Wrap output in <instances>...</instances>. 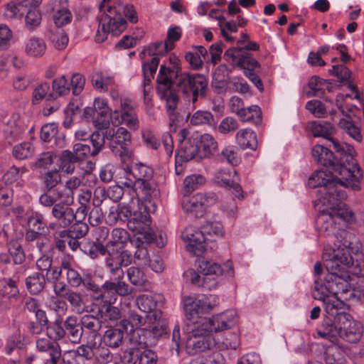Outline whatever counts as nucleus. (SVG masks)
<instances>
[{
	"label": "nucleus",
	"instance_id": "f257e3e1",
	"mask_svg": "<svg viewBox=\"0 0 364 364\" xmlns=\"http://www.w3.org/2000/svg\"><path fill=\"white\" fill-rule=\"evenodd\" d=\"M350 275L346 274L338 277L332 273L324 281L317 280L313 290V297L323 301L326 314L321 324L327 320L336 325L341 315H348L346 304L343 299H347L346 295L350 291Z\"/></svg>",
	"mask_w": 364,
	"mask_h": 364
},
{
	"label": "nucleus",
	"instance_id": "f03ea898",
	"mask_svg": "<svg viewBox=\"0 0 364 364\" xmlns=\"http://www.w3.org/2000/svg\"><path fill=\"white\" fill-rule=\"evenodd\" d=\"M353 151V149L347 145L343 153L336 151L337 155L335 156L331 151L318 144L312 149V156L318 164L338 173L341 180H346V185L355 190L359 188L363 174Z\"/></svg>",
	"mask_w": 364,
	"mask_h": 364
},
{
	"label": "nucleus",
	"instance_id": "7ed1b4c3",
	"mask_svg": "<svg viewBox=\"0 0 364 364\" xmlns=\"http://www.w3.org/2000/svg\"><path fill=\"white\" fill-rule=\"evenodd\" d=\"M101 14L98 16V28L95 37V41H105L109 34L118 36L127 28V21L120 11L123 10L124 16L132 23L138 21L136 11L133 5L121 6L120 0H102L99 5Z\"/></svg>",
	"mask_w": 364,
	"mask_h": 364
},
{
	"label": "nucleus",
	"instance_id": "20e7f679",
	"mask_svg": "<svg viewBox=\"0 0 364 364\" xmlns=\"http://www.w3.org/2000/svg\"><path fill=\"white\" fill-rule=\"evenodd\" d=\"M323 259L325 260L326 273L323 272V267L321 262H317L314 264V287L317 280L324 281L326 277L332 273L341 277L344 273L358 277L364 276V264H355L353 259L350 253L345 252L343 248L341 251L333 250L332 253H328L327 250L323 254Z\"/></svg>",
	"mask_w": 364,
	"mask_h": 364
},
{
	"label": "nucleus",
	"instance_id": "39448f33",
	"mask_svg": "<svg viewBox=\"0 0 364 364\" xmlns=\"http://www.w3.org/2000/svg\"><path fill=\"white\" fill-rule=\"evenodd\" d=\"M122 174L127 180L124 185L133 187L136 196L152 205V200L159 195L154 169L141 162L132 163L123 168Z\"/></svg>",
	"mask_w": 364,
	"mask_h": 364
},
{
	"label": "nucleus",
	"instance_id": "423d86ee",
	"mask_svg": "<svg viewBox=\"0 0 364 364\" xmlns=\"http://www.w3.org/2000/svg\"><path fill=\"white\" fill-rule=\"evenodd\" d=\"M338 323L333 326L329 320L321 324L313 334L314 338H321L334 342L338 337L349 343L358 342L363 334L362 325L350 315H341Z\"/></svg>",
	"mask_w": 364,
	"mask_h": 364
},
{
	"label": "nucleus",
	"instance_id": "0eeeda50",
	"mask_svg": "<svg viewBox=\"0 0 364 364\" xmlns=\"http://www.w3.org/2000/svg\"><path fill=\"white\" fill-rule=\"evenodd\" d=\"M118 210L120 220L128 221V227L133 231L141 232L151 224L149 213L155 210V205L149 204L144 199L136 195L127 204H119Z\"/></svg>",
	"mask_w": 364,
	"mask_h": 364
},
{
	"label": "nucleus",
	"instance_id": "6e6552de",
	"mask_svg": "<svg viewBox=\"0 0 364 364\" xmlns=\"http://www.w3.org/2000/svg\"><path fill=\"white\" fill-rule=\"evenodd\" d=\"M336 174L337 178H335L329 171L318 170L309 178L308 186L310 188H320L318 193L321 196L318 198V204H328L334 198H346L347 195L342 187L351 186H347V181L341 180V176Z\"/></svg>",
	"mask_w": 364,
	"mask_h": 364
},
{
	"label": "nucleus",
	"instance_id": "1a4fd4ad",
	"mask_svg": "<svg viewBox=\"0 0 364 364\" xmlns=\"http://www.w3.org/2000/svg\"><path fill=\"white\" fill-rule=\"evenodd\" d=\"M316 225L321 234L324 235H334V246L336 251H341L343 248L345 252H355L358 251V246L354 245L355 237L353 234L344 229L338 228L336 219L330 213L320 215L316 221Z\"/></svg>",
	"mask_w": 364,
	"mask_h": 364
},
{
	"label": "nucleus",
	"instance_id": "9d476101",
	"mask_svg": "<svg viewBox=\"0 0 364 364\" xmlns=\"http://www.w3.org/2000/svg\"><path fill=\"white\" fill-rule=\"evenodd\" d=\"M176 75V77L173 79L174 85L189 102H192L193 107L196 108L195 104L198 100L199 97L205 95V90L208 87L206 78L203 75H191L186 72Z\"/></svg>",
	"mask_w": 364,
	"mask_h": 364
},
{
	"label": "nucleus",
	"instance_id": "9b49d317",
	"mask_svg": "<svg viewBox=\"0 0 364 364\" xmlns=\"http://www.w3.org/2000/svg\"><path fill=\"white\" fill-rule=\"evenodd\" d=\"M197 314L192 319L189 315H186L187 320L195 326L192 328V333L198 332L203 333H210L230 328L234 324V314L230 312V316L223 314L220 316L207 318Z\"/></svg>",
	"mask_w": 364,
	"mask_h": 364
},
{
	"label": "nucleus",
	"instance_id": "f8f14e48",
	"mask_svg": "<svg viewBox=\"0 0 364 364\" xmlns=\"http://www.w3.org/2000/svg\"><path fill=\"white\" fill-rule=\"evenodd\" d=\"M259 48V46L256 42L250 41L242 48H230L225 52L223 58L233 68L253 69L259 65V63L249 51L257 50Z\"/></svg>",
	"mask_w": 364,
	"mask_h": 364
},
{
	"label": "nucleus",
	"instance_id": "ddd939ff",
	"mask_svg": "<svg viewBox=\"0 0 364 364\" xmlns=\"http://www.w3.org/2000/svg\"><path fill=\"white\" fill-rule=\"evenodd\" d=\"M105 137L111 152L124 160L131 154L129 148L132 141L130 132L123 127L110 128L105 130Z\"/></svg>",
	"mask_w": 364,
	"mask_h": 364
},
{
	"label": "nucleus",
	"instance_id": "4468645a",
	"mask_svg": "<svg viewBox=\"0 0 364 364\" xmlns=\"http://www.w3.org/2000/svg\"><path fill=\"white\" fill-rule=\"evenodd\" d=\"M109 111L107 100L98 97L95 100L93 107L85 108L83 115L86 119H92L95 127L98 129H105L109 125Z\"/></svg>",
	"mask_w": 364,
	"mask_h": 364
},
{
	"label": "nucleus",
	"instance_id": "2eb2a0df",
	"mask_svg": "<svg viewBox=\"0 0 364 364\" xmlns=\"http://www.w3.org/2000/svg\"><path fill=\"white\" fill-rule=\"evenodd\" d=\"M217 339L211 333H192L187 338L186 349L189 355L211 351L218 348Z\"/></svg>",
	"mask_w": 364,
	"mask_h": 364
},
{
	"label": "nucleus",
	"instance_id": "dca6fc26",
	"mask_svg": "<svg viewBox=\"0 0 364 364\" xmlns=\"http://www.w3.org/2000/svg\"><path fill=\"white\" fill-rule=\"evenodd\" d=\"M188 131L181 129L178 133L180 145L176 153V163L188 161L200 154L199 140L196 138L187 137Z\"/></svg>",
	"mask_w": 364,
	"mask_h": 364
},
{
	"label": "nucleus",
	"instance_id": "f3484780",
	"mask_svg": "<svg viewBox=\"0 0 364 364\" xmlns=\"http://www.w3.org/2000/svg\"><path fill=\"white\" fill-rule=\"evenodd\" d=\"M198 271L203 274L205 277H213L215 281L221 277H232L234 276V269L231 262H228L221 266L218 263L208 260L204 258L199 259L198 261Z\"/></svg>",
	"mask_w": 364,
	"mask_h": 364
},
{
	"label": "nucleus",
	"instance_id": "a211bd4d",
	"mask_svg": "<svg viewBox=\"0 0 364 364\" xmlns=\"http://www.w3.org/2000/svg\"><path fill=\"white\" fill-rule=\"evenodd\" d=\"M218 304L219 298L218 296L215 294L203 295L200 298L185 304L186 315H189L193 319V315L208 312Z\"/></svg>",
	"mask_w": 364,
	"mask_h": 364
},
{
	"label": "nucleus",
	"instance_id": "6ab92c4d",
	"mask_svg": "<svg viewBox=\"0 0 364 364\" xmlns=\"http://www.w3.org/2000/svg\"><path fill=\"white\" fill-rule=\"evenodd\" d=\"M311 131L315 137H323L329 140L333 149L336 151H341L343 153L346 144H341L338 140L333 137V134L336 132L335 127L329 122L325 121H316L312 122L311 125Z\"/></svg>",
	"mask_w": 364,
	"mask_h": 364
},
{
	"label": "nucleus",
	"instance_id": "aec40b11",
	"mask_svg": "<svg viewBox=\"0 0 364 364\" xmlns=\"http://www.w3.org/2000/svg\"><path fill=\"white\" fill-rule=\"evenodd\" d=\"M183 238L187 242V250L196 256L200 255L205 251L206 241L213 240L205 235L203 229H187L183 234Z\"/></svg>",
	"mask_w": 364,
	"mask_h": 364
},
{
	"label": "nucleus",
	"instance_id": "412c9836",
	"mask_svg": "<svg viewBox=\"0 0 364 364\" xmlns=\"http://www.w3.org/2000/svg\"><path fill=\"white\" fill-rule=\"evenodd\" d=\"M136 304L140 311L147 314L149 323H155L162 318L156 295L140 294L136 298Z\"/></svg>",
	"mask_w": 364,
	"mask_h": 364
},
{
	"label": "nucleus",
	"instance_id": "4be33fe9",
	"mask_svg": "<svg viewBox=\"0 0 364 364\" xmlns=\"http://www.w3.org/2000/svg\"><path fill=\"white\" fill-rule=\"evenodd\" d=\"M135 104L129 99L120 100L121 116L116 119V125L125 124L129 129L137 130L139 120L135 111Z\"/></svg>",
	"mask_w": 364,
	"mask_h": 364
},
{
	"label": "nucleus",
	"instance_id": "5701e85b",
	"mask_svg": "<svg viewBox=\"0 0 364 364\" xmlns=\"http://www.w3.org/2000/svg\"><path fill=\"white\" fill-rule=\"evenodd\" d=\"M70 205L61 201L52 208L51 215L58 222L60 228L69 227L76 219V214Z\"/></svg>",
	"mask_w": 364,
	"mask_h": 364
},
{
	"label": "nucleus",
	"instance_id": "b1692460",
	"mask_svg": "<svg viewBox=\"0 0 364 364\" xmlns=\"http://www.w3.org/2000/svg\"><path fill=\"white\" fill-rule=\"evenodd\" d=\"M346 198H334L328 204H321L323 206L328 207L329 213L336 220L340 219L344 222L350 223L354 221L355 216L353 211L343 202Z\"/></svg>",
	"mask_w": 364,
	"mask_h": 364
},
{
	"label": "nucleus",
	"instance_id": "393cba45",
	"mask_svg": "<svg viewBox=\"0 0 364 364\" xmlns=\"http://www.w3.org/2000/svg\"><path fill=\"white\" fill-rule=\"evenodd\" d=\"M27 128L26 119L20 117L18 114H14L6 124L4 133L6 138L11 142L19 139Z\"/></svg>",
	"mask_w": 364,
	"mask_h": 364
},
{
	"label": "nucleus",
	"instance_id": "a878e982",
	"mask_svg": "<svg viewBox=\"0 0 364 364\" xmlns=\"http://www.w3.org/2000/svg\"><path fill=\"white\" fill-rule=\"evenodd\" d=\"M36 267L41 272H46V279H57L61 277V269L58 266H53V254L48 251L41 254V256L36 260Z\"/></svg>",
	"mask_w": 364,
	"mask_h": 364
},
{
	"label": "nucleus",
	"instance_id": "bb28decb",
	"mask_svg": "<svg viewBox=\"0 0 364 364\" xmlns=\"http://www.w3.org/2000/svg\"><path fill=\"white\" fill-rule=\"evenodd\" d=\"M53 18L56 26L60 27L69 23L72 15L67 7V1L53 0Z\"/></svg>",
	"mask_w": 364,
	"mask_h": 364
},
{
	"label": "nucleus",
	"instance_id": "cd10ccee",
	"mask_svg": "<svg viewBox=\"0 0 364 364\" xmlns=\"http://www.w3.org/2000/svg\"><path fill=\"white\" fill-rule=\"evenodd\" d=\"M65 336H68L71 343L78 344L81 341L83 335V327L75 316H70L63 322Z\"/></svg>",
	"mask_w": 364,
	"mask_h": 364
},
{
	"label": "nucleus",
	"instance_id": "c85d7f7f",
	"mask_svg": "<svg viewBox=\"0 0 364 364\" xmlns=\"http://www.w3.org/2000/svg\"><path fill=\"white\" fill-rule=\"evenodd\" d=\"M59 200L64 201L68 205H71L72 197L70 195L64 193L63 189L58 188L42 194L39 198L40 203L45 207H53Z\"/></svg>",
	"mask_w": 364,
	"mask_h": 364
},
{
	"label": "nucleus",
	"instance_id": "c756f323",
	"mask_svg": "<svg viewBox=\"0 0 364 364\" xmlns=\"http://www.w3.org/2000/svg\"><path fill=\"white\" fill-rule=\"evenodd\" d=\"M42 0H23L18 3L8 4L4 16L8 18H19L23 16L29 5H40Z\"/></svg>",
	"mask_w": 364,
	"mask_h": 364
},
{
	"label": "nucleus",
	"instance_id": "7c9ffc66",
	"mask_svg": "<svg viewBox=\"0 0 364 364\" xmlns=\"http://www.w3.org/2000/svg\"><path fill=\"white\" fill-rule=\"evenodd\" d=\"M125 331L119 328H110L106 330L102 337V341L106 347L117 348L123 343Z\"/></svg>",
	"mask_w": 364,
	"mask_h": 364
},
{
	"label": "nucleus",
	"instance_id": "2f4dec72",
	"mask_svg": "<svg viewBox=\"0 0 364 364\" xmlns=\"http://www.w3.org/2000/svg\"><path fill=\"white\" fill-rule=\"evenodd\" d=\"M164 68H160L157 76V92L161 99L167 97L168 95L176 93L172 89L173 77L164 74Z\"/></svg>",
	"mask_w": 364,
	"mask_h": 364
},
{
	"label": "nucleus",
	"instance_id": "473e14b6",
	"mask_svg": "<svg viewBox=\"0 0 364 364\" xmlns=\"http://www.w3.org/2000/svg\"><path fill=\"white\" fill-rule=\"evenodd\" d=\"M237 144L242 149L256 150L257 147V135L251 129L246 128L238 131L235 135Z\"/></svg>",
	"mask_w": 364,
	"mask_h": 364
},
{
	"label": "nucleus",
	"instance_id": "72a5a7b5",
	"mask_svg": "<svg viewBox=\"0 0 364 364\" xmlns=\"http://www.w3.org/2000/svg\"><path fill=\"white\" fill-rule=\"evenodd\" d=\"M127 274L128 279L133 285L140 287L145 291L151 288V284L147 280L146 275L139 267H130L127 270Z\"/></svg>",
	"mask_w": 364,
	"mask_h": 364
},
{
	"label": "nucleus",
	"instance_id": "f704fd0d",
	"mask_svg": "<svg viewBox=\"0 0 364 364\" xmlns=\"http://www.w3.org/2000/svg\"><path fill=\"white\" fill-rule=\"evenodd\" d=\"M70 92V83L64 75L53 80L52 92L48 95V101L55 100L59 97L66 95Z\"/></svg>",
	"mask_w": 364,
	"mask_h": 364
},
{
	"label": "nucleus",
	"instance_id": "c9c22d12",
	"mask_svg": "<svg viewBox=\"0 0 364 364\" xmlns=\"http://www.w3.org/2000/svg\"><path fill=\"white\" fill-rule=\"evenodd\" d=\"M46 277L40 272H34L26 279V286L31 294L41 293L46 287Z\"/></svg>",
	"mask_w": 364,
	"mask_h": 364
},
{
	"label": "nucleus",
	"instance_id": "e433bc0d",
	"mask_svg": "<svg viewBox=\"0 0 364 364\" xmlns=\"http://www.w3.org/2000/svg\"><path fill=\"white\" fill-rule=\"evenodd\" d=\"M46 50V43L40 38H31L25 45V52L31 57H41L45 53Z\"/></svg>",
	"mask_w": 364,
	"mask_h": 364
},
{
	"label": "nucleus",
	"instance_id": "4c0bfd02",
	"mask_svg": "<svg viewBox=\"0 0 364 364\" xmlns=\"http://www.w3.org/2000/svg\"><path fill=\"white\" fill-rule=\"evenodd\" d=\"M79 162L71 153V151L66 149L61 152L59 156V168L67 173L72 174L76 168V163Z\"/></svg>",
	"mask_w": 364,
	"mask_h": 364
},
{
	"label": "nucleus",
	"instance_id": "58836bf2",
	"mask_svg": "<svg viewBox=\"0 0 364 364\" xmlns=\"http://www.w3.org/2000/svg\"><path fill=\"white\" fill-rule=\"evenodd\" d=\"M241 121L252 123L255 125L262 122V112L257 105H252L245 107L237 115Z\"/></svg>",
	"mask_w": 364,
	"mask_h": 364
},
{
	"label": "nucleus",
	"instance_id": "ea45409f",
	"mask_svg": "<svg viewBox=\"0 0 364 364\" xmlns=\"http://www.w3.org/2000/svg\"><path fill=\"white\" fill-rule=\"evenodd\" d=\"M102 289L106 291V294L114 292L119 296H126L132 293V288L124 281H118L117 282L106 281Z\"/></svg>",
	"mask_w": 364,
	"mask_h": 364
},
{
	"label": "nucleus",
	"instance_id": "a19ab883",
	"mask_svg": "<svg viewBox=\"0 0 364 364\" xmlns=\"http://www.w3.org/2000/svg\"><path fill=\"white\" fill-rule=\"evenodd\" d=\"M181 205L186 213H193L196 217H200L203 215L201 204L199 203L197 194L191 198L188 196L183 195Z\"/></svg>",
	"mask_w": 364,
	"mask_h": 364
},
{
	"label": "nucleus",
	"instance_id": "79ce46f5",
	"mask_svg": "<svg viewBox=\"0 0 364 364\" xmlns=\"http://www.w3.org/2000/svg\"><path fill=\"white\" fill-rule=\"evenodd\" d=\"M27 225L28 228L46 233L47 224L45 221V217L43 214L31 211L27 213Z\"/></svg>",
	"mask_w": 364,
	"mask_h": 364
},
{
	"label": "nucleus",
	"instance_id": "37998d69",
	"mask_svg": "<svg viewBox=\"0 0 364 364\" xmlns=\"http://www.w3.org/2000/svg\"><path fill=\"white\" fill-rule=\"evenodd\" d=\"M205 183V178L202 175L193 174L186 177L183 181L182 193L184 196H188Z\"/></svg>",
	"mask_w": 364,
	"mask_h": 364
},
{
	"label": "nucleus",
	"instance_id": "c03bdc74",
	"mask_svg": "<svg viewBox=\"0 0 364 364\" xmlns=\"http://www.w3.org/2000/svg\"><path fill=\"white\" fill-rule=\"evenodd\" d=\"M100 316H102V313L99 308L95 315H84L80 320L81 326L83 327V329L86 328L95 333L97 332L102 327Z\"/></svg>",
	"mask_w": 364,
	"mask_h": 364
},
{
	"label": "nucleus",
	"instance_id": "a18cd8bd",
	"mask_svg": "<svg viewBox=\"0 0 364 364\" xmlns=\"http://www.w3.org/2000/svg\"><path fill=\"white\" fill-rule=\"evenodd\" d=\"M200 143L202 150H200V157H206L213 154L218 149V142L214 137L209 134L201 136Z\"/></svg>",
	"mask_w": 364,
	"mask_h": 364
},
{
	"label": "nucleus",
	"instance_id": "49530a36",
	"mask_svg": "<svg viewBox=\"0 0 364 364\" xmlns=\"http://www.w3.org/2000/svg\"><path fill=\"white\" fill-rule=\"evenodd\" d=\"M39 5H29L26 11L25 23L28 29H33L38 26L41 22L42 16L38 7Z\"/></svg>",
	"mask_w": 364,
	"mask_h": 364
},
{
	"label": "nucleus",
	"instance_id": "de8ad7c7",
	"mask_svg": "<svg viewBox=\"0 0 364 364\" xmlns=\"http://www.w3.org/2000/svg\"><path fill=\"white\" fill-rule=\"evenodd\" d=\"M186 277H190L191 282L193 284L198 287H204L206 289H215L218 285V281L214 279L211 282L209 277H201L193 269H189L186 272Z\"/></svg>",
	"mask_w": 364,
	"mask_h": 364
},
{
	"label": "nucleus",
	"instance_id": "09e8293b",
	"mask_svg": "<svg viewBox=\"0 0 364 364\" xmlns=\"http://www.w3.org/2000/svg\"><path fill=\"white\" fill-rule=\"evenodd\" d=\"M17 278L4 279L0 280V295L11 298L17 296L19 293L16 285Z\"/></svg>",
	"mask_w": 364,
	"mask_h": 364
},
{
	"label": "nucleus",
	"instance_id": "8fccbe9b",
	"mask_svg": "<svg viewBox=\"0 0 364 364\" xmlns=\"http://www.w3.org/2000/svg\"><path fill=\"white\" fill-rule=\"evenodd\" d=\"M339 127L356 141H361L363 136L360 129L348 119L342 118L338 121Z\"/></svg>",
	"mask_w": 364,
	"mask_h": 364
},
{
	"label": "nucleus",
	"instance_id": "3c124183",
	"mask_svg": "<svg viewBox=\"0 0 364 364\" xmlns=\"http://www.w3.org/2000/svg\"><path fill=\"white\" fill-rule=\"evenodd\" d=\"M76 222L71 226L69 230H62L60 232V236L65 237V235H73L75 237L82 238L87 235L89 230L88 225L83 220H75Z\"/></svg>",
	"mask_w": 364,
	"mask_h": 364
},
{
	"label": "nucleus",
	"instance_id": "603ef678",
	"mask_svg": "<svg viewBox=\"0 0 364 364\" xmlns=\"http://www.w3.org/2000/svg\"><path fill=\"white\" fill-rule=\"evenodd\" d=\"M130 242L136 248L134 256V263L139 266H146L149 261V257L148 250L144 246V243L139 240L136 241L130 240Z\"/></svg>",
	"mask_w": 364,
	"mask_h": 364
},
{
	"label": "nucleus",
	"instance_id": "864d4df0",
	"mask_svg": "<svg viewBox=\"0 0 364 364\" xmlns=\"http://www.w3.org/2000/svg\"><path fill=\"white\" fill-rule=\"evenodd\" d=\"M191 124L193 126L215 125L214 117L210 112L198 110L191 117Z\"/></svg>",
	"mask_w": 364,
	"mask_h": 364
},
{
	"label": "nucleus",
	"instance_id": "5fc2aeb1",
	"mask_svg": "<svg viewBox=\"0 0 364 364\" xmlns=\"http://www.w3.org/2000/svg\"><path fill=\"white\" fill-rule=\"evenodd\" d=\"M222 350L215 348L205 357L198 358L192 361L191 364H225V358L220 352Z\"/></svg>",
	"mask_w": 364,
	"mask_h": 364
},
{
	"label": "nucleus",
	"instance_id": "6e6d98bb",
	"mask_svg": "<svg viewBox=\"0 0 364 364\" xmlns=\"http://www.w3.org/2000/svg\"><path fill=\"white\" fill-rule=\"evenodd\" d=\"M34 146L29 142H23L16 145L13 149L14 156L19 160L31 157L34 154Z\"/></svg>",
	"mask_w": 364,
	"mask_h": 364
},
{
	"label": "nucleus",
	"instance_id": "4d7b16f0",
	"mask_svg": "<svg viewBox=\"0 0 364 364\" xmlns=\"http://www.w3.org/2000/svg\"><path fill=\"white\" fill-rule=\"evenodd\" d=\"M239 127L238 121L235 117H225L216 129L220 134L227 135L237 131Z\"/></svg>",
	"mask_w": 364,
	"mask_h": 364
},
{
	"label": "nucleus",
	"instance_id": "13d9d810",
	"mask_svg": "<svg viewBox=\"0 0 364 364\" xmlns=\"http://www.w3.org/2000/svg\"><path fill=\"white\" fill-rule=\"evenodd\" d=\"M9 252L15 264H21L25 261L26 255L18 240H12L9 243Z\"/></svg>",
	"mask_w": 364,
	"mask_h": 364
},
{
	"label": "nucleus",
	"instance_id": "bf43d9fd",
	"mask_svg": "<svg viewBox=\"0 0 364 364\" xmlns=\"http://www.w3.org/2000/svg\"><path fill=\"white\" fill-rule=\"evenodd\" d=\"M47 334L50 338L59 341L65 337V327L61 318H57L50 325H48Z\"/></svg>",
	"mask_w": 364,
	"mask_h": 364
},
{
	"label": "nucleus",
	"instance_id": "052dcab7",
	"mask_svg": "<svg viewBox=\"0 0 364 364\" xmlns=\"http://www.w3.org/2000/svg\"><path fill=\"white\" fill-rule=\"evenodd\" d=\"M50 40L54 48L59 50L65 49L69 41L68 35L60 29L51 33Z\"/></svg>",
	"mask_w": 364,
	"mask_h": 364
},
{
	"label": "nucleus",
	"instance_id": "680f3d73",
	"mask_svg": "<svg viewBox=\"0 0 364 364\" xmlns=\"http://www.w3.org/2000/svg\"><path fill=\"white\" fill-rule=\"evenodd\" d=\"M128 323L132 326V328H141L144 326V329L151 328V326L155 323L149 322L147 314L146 316H142L135 311H130L129 313Z\"/></svg>",
	"mask_w": 364,
	"mask_h": 364
},
{
	"label": "nucleus",
	"instance_id": "e2e57ef3",
	"mask_svg": "<svg viewBox=\"0 0 364 364\" xmlns=\"http://www.w3.org/2000/svg\"><path fill=\"white\" fill-rule=\"evenodd\" d=\"M166 100V111L169 116L170 125L172 126L177 120L176 108L178 102V97L176 93L164 98Z\"/></svg>",
	"mask_w": 364,
	"mask_h": 364
},
{
	"label": "nucleus",
	"instance_id": "0e129e2a",
	"mask_svg": "<svg viewBox=\"0 0 364 364\" xmlns=\"http://www.w3.org/2000/svg\"><path fill=\"white\" fill-rule=\"evenodd\" d=\"M130 240L129 232L122 228H114L112 231V240L109 244L114 247H124Z\"/></svg>",
	"mask_w": 364,
	"mask_h": 364
},
{
	"label": "nucleus",
	"instance_id": "69168bd1",
	"mask_svg": "<svg viewBox=\"0 0 364 364\" xmlns=\"http://www.w3.org/2000/svg\"><path fill=\"white\" fill-rule=\"evenodd\" d=\"M90 140L92 144V150L91 156H95L97 155L104 148L105 140V132L100 133V132H95L90 136Z\"/></svg>",
	"mask_w": 364,
	"mask_h": 364
},
{
	"label": "nucleus",
	"instance_id": "338daca9",
	"mask_svg": "<svg viewBox=\"0 0 364 364\" xmlns=\"http://www.w3.org/2000/svg\"><path fill=\"white\" fill-rule=\"evenodd\" d=\"M220 160L225 161L232 166H236L240 162V158L233 146H228L225 147L219 155Z\"/></svg>",
	"mask_w": 364,
	"mask_h": 364
},
{
	"label": "nucleus",
	"instance_id": "774afa93",
	"mask_svg": "<svg viewBox=\"0 0 364 364\" xmlns=\"http://www.w3.org/2000/svg\"><path fill=\"white\" fill-rule=\"evenodd\" d=\"M141 353L139 347H130L123 352L122 361L124 364H135L139 360L140 354Z\"/></svg>",
	"mask_w": 364,
	"mask_h": 364
}]
</instances>
